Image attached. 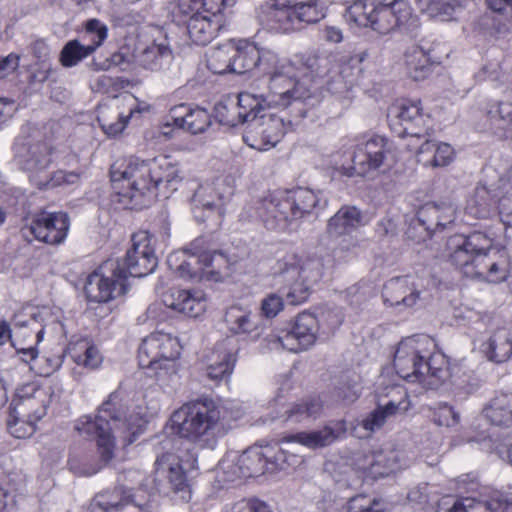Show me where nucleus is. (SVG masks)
Instances as JSON below:
<instances>
[{"instance_id": "f257e3e1", "label": "nucleus", "mask_w": 512, "mask_h": 512, "mask_svg": "<svg viewBox=\"0 0 512 512\" xmlns=\"http://www.w3.org/2000/svg\"><path fill=\"white\" fill-rule=\"evenodd\" d=\"M110 177L119 195L140 206L150 205L161 186L176 190L181 181L180 170L169 156L118 159L111 165Z\"/></svg>"}, {"instance_id": "f03ea898", "label": "nucleus", "mask_w": 512, "mask_h": 512, "mask_svg": "<svg viewBox=\"0 0 512 512\" xmlns=\"http://www.w3.org/2000/svg\"><path fill=\"white\" fill-rule=\"evenodd\" d=\"M75 429L88 437H94L97 441L100 462L87 470H78L73 462H69L71 470L80 475L91 476L96 474L104 465H107L114 457V440L116 437L123 439L124 445H130L136 441L138 432L131 431L126 409L116 392L111 393L108 399L102 403L95 417L84 415L75 424Z\"/></svg>"}, {"instance_id": "7ed1b4c3", "label": "nucleus", "mask_w": 512, "mask_h": 512, "mask_svg": "<svg viewBox=\"0 0 512 512\" xmlns=\"http://www.w3.org/2000/svg\"><path fill=\"white\" fill-rule=\"evenodd\" d=\"M171 421L180 437L211 450L231 429L228 411L209 396H200L184 404L172 414Z\"/></svg>"}, {"instance_id": "20e7f679", "label": "nucleus", "mask_w": 512, "mask_h": 512, "mask_svg": "<svg viewBox=\"0 0 512 512\" xmlns=\"http://www.w3.org/2000/svg\"><path fill=\"white\" fill-rule=\"evenodd\" d=\"M318 197L309 188L275 191L247 205L243 219H259L268 230L284 231L295 221L310 214L318 204Z\"/></svg>"}, {"instance_id": "39448f33", "label": "nucleus", "mask_w": 512, "mask_h": 512, "mask_svg": "<svg viewBox=\"0 0 512 512\" xmlns=\"http://www.w3.org/2000/svg\"><path fill=\"white\" fill-rule=\"evenodd\" d=\"M323 267L317 259H302L297 254H287L274 266V281L290 305L304 303L314 284L319 282Z\"/></svg>"}, {"instance_id": "423d86ee", "label": "nucleus", "mask_w": 512, "mask_h": 512, "mask_svg": "<svg viewBox=\"0 0 512 512\" xmlns=\"http://www.w3.org/2000/svg\"><path fill=\"white\" fill-rule=\"evenodd\" d=\"M234 3L235 0H177L173 13L183 18L195 44L207 45L225 26L223 10Z\"/></svg>"}, {"instance_id": "0eeeda50", "label": "nucleus", "mask_w": 512, "mask_h": 512, "mask_svg": "<svg viewBox=\"0 0 512 512\" xmlns=\"http://www.w3.org/2000/svg\"><path fill=\"white\" fill-rule=\"evenodd\" d=\"M466 210L475 218L486 219L498 213L500 217L512 216V167L497 183H478Z\"/></svg>"}, {"instance_id": "6e6552de", "label": "nucleus", "mask_w": 512, "mask_h": 512, "mask_svg": "<svg viewBox=\"0 0 512 512\" xmlns=\"http://www.w3.org/2000/svg\"><path fill=\"white\" fill-rule=\"evenodd\" d=\"M227 263L225 255L212 250L205 237H198L179 251L171 253L167 264L180 277L185 279L201 278L206 267L221 268Z\"/></svg>"}, {"instance_id": "1a4fd4ad", "label": "nucleus", "mask_w": 512, "mask_h": 512, "mask_svg": "<svg viewBox=\"0 0 512 512\" xmlns=\"http://www.w3.org/2000/svg\"><path fill=\"white\" fill-rule=\"evenodd\" d=\"M447 246L451 262L467 277H480L485 273L482 264L493 246V240L487 234L475 231L469 235H455L449 238Z\"/></svg>"}, {"instance_id": "9d476101", "label": "nucleus", "mask_w": 512, "mask_h": 512, "mask_svg": "<svg viewBox=\"0 0 512 512\" xmlns=\"http://www.w3.org/2000/svg\"><path fill=\"white\" fill-rule=\"evenodd\" d=\"M51 163L46 144L37 143L29 147L20 165L29 174L30 181L39 189H52L62 185H74L80 181L82 172L58 170L51 174L46 169Z\"/></svg>"}, {"instance_id": "9b49d317", "label": "nucleus", "mask_w": 512, "mask_h": 512, "mask_svg": "<svg viewBox=\"0 0 512 512\" xmlns=\"http://www.w3.org/2000/svg\"><path fill=\"white\" fill-rule=\"evenodd\" d=\"M268 88L266 94L256 95L260 101L259 108L295 106L300 117L306 116L307 111L302 106L313 98L311 88L286 75L284 70L270 77Z\"/></svg>"}, {"instance_id": "f8f14e48", "label": "nucleus", "mask_w": 512, "mask_h": 512, "mask_svg": "<svg viewBox=\"0 0 512 512\" xmlns=\"http://www.w3.org/2000/svg\"><path fill=\"white\" fill-rule=\"evenodd\" d=\"M436 344L428 335L421 334L403 339L394 353L393 365L402 379L419 383L423 380V361Z\"/></svg>"}, {"instance_id": "ddd939ff", "label": "nucleus", "mask_w": 512, "mask_h": 512, "mask_svg": "<svg viewBox=\"0 0 512 512\" xmlns=\"http://www.w3.org/2000/svg\"><path fill=\"white\" fill-rule=\"evenodd\" d=\"M266 108H257L253 111L250 120L247 122V128L243 134L244 142L259 151H266L275 147L286 133L287 125L284 118L266 113Z\"/></svg>"}, {"instance_id": "4468645a", "label": "nucleus", "mask_w": 512, "mask_h": 512, "mask_svg": "<svg viewBox=\"0 0 512 512\" xmlns=\"http://www.w3.org/2000/svg\"><path fill=\"white\" fill-rule=\"evenodd\" d=\"M387 118L391 130L399 137L422 138L429 134L431 120L422 112L419 100H403L391 105Z\"/></svg>"}, {"instance_id": "2eb2a0df", "label": "nucleus", "mask_w": 512, "mask_h": 512, "mask_svg": "<svg viewBox=\"0 0 512 512\" xmlns=\"http://www.w3.org/2000/svg\"><path fill=\"white\" fill-rule=\"evenodd\" d=\"M121 267L107 261L86 280L84 293L91 302L105 303L127 292L128 285L121 274Z\"/></svg>"}, {"instance_id": "dca6fc26", "label": "nucleus", "mask_w": 512, "mask_h": 512, "mask_svg": "<svg viewBox=\"0 0 512 512\" xmlns=\"http://www.w3.org/2000/svg\"><path fill=\"white\" fill-rule=\"evenodd\" d=\"M390 156L389 140L383 136L375 135L355 147L352 156L353 165L349 168L343 167L342 174L348 177L366 176L386 166Z\"/></svg>"}, {"instance_id": "f3484780", "label": "nucleus", "mask_w": 512, "mask_h": 512, "mask_svg": "<svg viewBox=\"0 0 512 512\" xmlns=\"http://www.w3.org/2000/svg\"><path fill=\"white\" fill-rule=\"evenodd\" d=\"M131 247L122 260L114 261V266L121 267V274L127 283L128 276L145 277L152 273L158 264L154 248L150 242V235L146 231L133 234Z\"/></svg>"}, {"instance_id": "a211bd4d", "label": "nucleus", "mask_w": 512, "mask_h": 512, "mask_svg": "<svg viewBox=\"0 0 512 512\" xmlns=\"http://www.w3.org/2000/svg\"><path fill=\"white\" fill-rule=\"evenodd\" d=\"M319 332V323L316 316L309 312H302L296 317L291 329L283 331L282 335L268 336L270 348H283L290 352H300L309 349L316 342Z\"/></svg>"}, {"instance_id": "6ab92c4d", "label": "nucleus", "mask_w": 512, "mask_h": 512, "mask_svg": "<svg viewBox=\"0 0 512 512\" xmlns=\"http://www.w3.org/2000/svg\"><path fill=\"white\" fill-rule=\"evenodd\" d=\"M70 227L69 216L64 212L41 211L33 215L30 224L22 229L24 236L31 234L36 240L48 245L64 242Z\"/></svg>"}, {"instance_id": "aec40b11", "label": "nucleus", "mask_w": 512, "mask_h": 512, "mask_svg": "<svg viewBox=\"0 0 512 512\" xmlns=\"http://www.w3.org/2000/svg\"><path fill=\"white\" fill-rule=\"evenodd\" d=\"M135 61L145 70L160 73L167 80L180 82V71L174 65V54L166 38L146 45L136 54Z\"/></svg>"}, {"instance_id": "412c9836", "label": "nucleus", "mask_w": 512, "mask_h": 512, "mask_svg": "<svg viewBox=\"0 0 512 512\" xmlns=\"http://www.w3.org/2000/svg\"><path fill=\"white\" fill-rule=\"evenodd\" d=\"M233 195V188L225 181L217 180L213 185H201L192 196V211L198 221H204L213 213L224 214V205Z\"/></svg>"}, {"instance_id": "4be33fe9", "label": "nucleus", "mask_w": 512, "mask_h": 512, "mask_svg": "<svg viewBox=\"0 0 512 512\" xmlns=\"http://www.w3.org/2000/svg\"><path fill=\"white\" fill-rule=\"evenodd\" d=\"M391 391L397 393L399 398L392 397L387 403L379 404L376 409L369 413L361 422L360 426L364 429V434H357V427L353 429V433L362 438L367 437L371 433L379 430L390 419L403 416L410 409L409 397L402 387L395 386Z\"/></svg>"}, {"instance_id": "5701e85b", "label": "nucleus", "mask_w": 512, "mask_h": 512, "mask_svg": "<svg viewBox=\"0 0 512 512\" xmlns=\"http://www.w3.org/2000/svg\"><path fill=\"white\" fill-rule=\"evenodd\" d=\"M49 402L48 391L35 383H27L17 389L9 408L13 413L38 422L46 415Z\"/></svg>"}, {"instance_id": "b1692460", "label": "nucleus", "mask_w": 512, "mask_h": 512, "mask_svg": "<svg viewBox=\"0 0 512 512\" xmlns=\"http://www.w3.org/2000/svg\"><path fill=\"white\" fill-rule=\"evenodd\" d=\"M264 448L253 446L246 449L236 460L223 459L219 467L226 474L227 481L238 478L256 477L266 473Z\"/></svg>"}, {"instance_id": "393cba45", "label": "nucleus", "mask_w": 512, "mask_h": 512, "mask_svg": "<svg viewBox=\"0 0 512 512\" xmlns=\"http://www.w3.org/2000/svg\"><path fill=\"white\" fill-rule=\"evenodd\" d=\"M421 289L412 276L394 277L383 287L382 298L386 305L411 308L420 300Z\"/></svg>"}, {"instance_id": "a878e982", "label": "nucleus", "mask_w": 512, "mask_h": 512, "mask_svg": "<svg viewBox=\"0 0 512 512\" xmlns=\"http://www.w3.org/2000/svg\"><path fill=\"white\" fill-rule=\"evenodd\" d=\"M260 107V101L257 99L256 94L248 91L241 92L237 96L236 104L218 103L215 106V114L218 121L230 127L238 124L247 123L253 111Z\"/></svg>"}, {"instance_id": "bb28decb", "label": "nucleus", "mask_w": 512, "mask_h": 512, "mask_svg": "<svg viewBox=\"0 0 512 512\" xmlns=\"http://www.w3.org/2000/svg\"><path fill=\"white\" fill-rule=\"evenodd\" d=\"M260 21L272 30L290 33L297 31L293 5L288 0H274L261 6Z\"/></svg>"}, {"instance_id": "cd10ccee", "label": "nucleus", "mask_w": 512, "mask_h": 512, "mask_svg": "<svg viewBox=\"0 0 512 512\" xmlns=\"http://www.w3.org/2000/svg\"><path fill=\"white\" fill-rule=\"evenodd\" d=\"M345 420L332 421L320 430L311 432H298L284 438L286 442H297L310 449L322 448L334 443L347 432Z\"/></svg>"}, {"instance_id": "c85d7f7f", "label": "nucleus", "mask_w": 512, "mask_h": 512, "mask_svg": "<svg viewBox=\"0 0 512 512\" xmlns=\"http://www.w3.org/2000/svg\"><path fill=\"white\" fill-rule=\"evenodd\" d=\"M229 345L228 339L217 343L208 358L207 376L216 384L227 382L234 370L236 352L229 348Z\"/></svg>"}, {"instance_id": "c756f323", "label": "nucleus", "mask_w": 512, "mask_h": 512, "mask_svg": "<svg viewBox=\"0 0 512 512\" xmlns=\"http://www.w3.org/2000/svg\"><path fill=\"white\" fill-rule=\"evenodd\" d=\"M363 59V55L358 54L341 63L338 70L326 81V91L334 96L344 97L352 88L356 74L361 71L360 64Z\"/></svg>"}, {"instance_id": "7c9ffc66", "label": "nucleus", "mask_w": 512, "mask_h": 512, "mask_svg": "<svg viewBox=\"0 0 512 512\" xmlns=\"http://www.w3.org/2000/svg\"><path fill=\"white\" fill-rule=\"evenodd\" d=\"M168 308L188 317H197L205 311L204 296L200 291L171 289L163 296Z\"/></svg>"}, {"instance_id": "2f4dec72", "label": "nucleus", "mask_w": 512, "mask_h": 512, "mask_svg": "<svg viewBox=\"0 0 512 512\" xmlns=\"http://www.w3.org/2000/svg\"><path fill=\"white\" fill-rule=\"evenodd\" d=\"M123 103L119 99H114L109 103L100 104L97 108V120L108 136H117L122 133L126 127L132 109L128 110V114H125L122 110Z\"/></svg>"}, {"instance_id": "473e14b6", "label": "nucleus", "mask_w": 512, "mask_h": 512, "mask_svg": "<svg viewBox=\"0 0 512 512\" xmlns=\"http://www.w3.org/2000/svg\"><path fill=\"white\" fill-rule=\"evenodd\" d=\"M363 225V214L355 206H342L329 220L326 232L331 238L348 235Z\"/></svg>"}, {"instance_id": "72a5a7b5", "label": "nucleus", "mask_w": 512, "mask_h": 512, "mask_svg": "<svg viewBox=\"0 0 512 512\" xmlns=\"http://www.w3.org/2000/svg\"><path fill=\"white\" fill-rule=\"evenodd\" d=\"M155 471L159 476H165L175 492L188 488V479L180 458L173 453H164L155 461Z\"/></svg>"}, {"instance_id": "f704fd0d", "label": "nucleus", "mask_w": 512, "mask_h": 512, "mask_svg": "<svg viewBox=\"0 0 512 512\" xmlns=\"http://www.w3.org/2000/svg\"><path fill=\"white\" fill-rule=\"evenodd\" d=\"M418 162L424 166L440 168L453 162L455 151L448 143L425 140L418 149Z\"/></svg>"}, {"instance_id": "c9c22d12", "label": "nucleus", "mask_w": 512, "mask_h": 512, "mask_svg": "<svg viewBox=\"0 0 512 512\" xmlns=\"http://www.w3.org/2000/svg\"><path fill=\"white\" fill-rule=\"evenodd\" d=\"M399 455L395 450L377 451L365 456V464L361 468L366 474L378 479L386 477L400 468Z\"/></svg>"}, {"instance_id": "e433bc0d", "label": "nucleus", "mask_w": 512, "mask_h": 512, "mask_svg": "<svg viewBox=\"0 0 512 512\" xmlns=\"http://www.w3.org/2000/svg\"><path fill=\"white\" fill-rule=\"evenodd\" d=\"M322 409V401L317 397H310L290 405L283 412L272 417L271 421L280 420L282 423H299L307 419L318 418L322 413Z\"/></svg>"}, {"instance_id": "4c0bfd02", "label": "nucleus", "mask_w": 512, "mask_h": 512, "mask_svg": "<svg viewBox=\"0 0 512 512\" xmlns=\"http://www.w3.org/2000/svg\"><path fill=\"white\" fill-rule=\"evenodd\" d=\"M300 65L305 68L312 78H322L332 72L337 57L327 50H310L297 56Z\"/></svg>"}, {"instance_id": "58836bf2", "label": "nucleus", "mask_w": 512, "mask_h": 512, "mask_svg": "<svg viewBox=\"0 0 512 512\" xmlns=\"http://www.w3.org/2000/svg\"><path fill=\"white\" fill-rule=\"evenodd\" d=\"M67 350L73 362L87 370H95L103 361L97 346L87 338L70 342Z\"/></svg>"}, {"instance_id": "ea45409f", "label": "nucleus", "mask_w": 512, "mask_h": 512, "mask_svg": "<svg viewBox=\"0 0 512 512\" xmlns=\"http://www.w3.org/2000/svg\"><path fill=\"white\" fill-rule=\"evenodd\" d=\"M446 512H512V499L497 494L488 501H456Z\"/></svg>"}, {"instance_id": "a19ab883", "label": "nucleus", "mask_w": 512, "mask_h": 512, "mask_svg": "<svg viewBox=\"0 0 512 512\" xmlns=\"http://www.w3.org/2000/svg\"><path fill=\"white\" fill-rule=\"evenodd\" d=\"M404 58L407 74L415 81L425 79L431 73L432 66L435 63L430 51L418 45L409 47Z\"/></svg>"}, {"instance_id": "79ce46f5", "label": "nucleus", "mask_w": 512, "mask_h": 512, "mask_svg": "<svg viewBox=\"0 0 512 512\" xmlns=\"http://www.w3.org/2000/svg\"><path fill=\"white\" fill-rule=\"evenodd\" d=\"M482 350L490 361L502 363L512 355V334L507 328H499L482 344Z\"/></svg>"}, {"instance_id": "37998d69", "label": "nucleus", "mask_w": 512, "mask_h": 512, "mask_svg": "<svg viewBox=\"0 0 512 512\" xmlns=\"http://www.w3.org/2000/svg\"><path fill=\"white\" fill-rule=\"evenodd\" d=\"M448 362L441 353H434V350L425 357L423 361V380L420 384L427 389L437 388L447 377Z\"/></svg>"}, {"instance_id": "c03bdc74", "label": "nucleus", "mask_w": 512, "mask_h": 512, "mask_svg": "<svg viewBox=\"0 0 512 512\" xmlns=\"http://www.w3.org/2000/svg\"><path fill=\"white\" fill-rule=\"evenodd\" d=\"M485 418L495 426L512 424V392L499 393L483 409Z\"/></svg>"}, {"instance_id": "a18cd8bd", "label": "nucleus", "mask_w": 512, "mask_h": 512, "mask_svg": "<svg viewBox=\"0 0 512 512\" xmlns=\"http://www.w3.org/2000/svg\"><path fill=\"white\" fill-rule=\"evenodd\" d=\"M225 322L234 334L255 333V336L260 334L257 316L242 307L231 306L228 308L225 313Z\"/></svg>"}, {"instance_id": "49530a36", "label": "nucleus", "mask_w": 512, "mask_h": 512, "mask_svg": "<svg viewBox=\"0 0 512 512\" xmlns=\"http://www.w3.org/2000/svg\"><path fill=\"white\" fill-rule=\"evenodd\" d=\"M12 345H27L29 343L38 345L45 333V327L38 321L36 316H31L27 320L15 318L13 324Z\"/></svg>"}, {"instance_id": "de8ad7c7", "label": "nucleus", "mask_w": 512, "mask_h": 512, "mask_svg": "<svg viewBox=\"0 0 512 512\" xmlns=\"http://www.w3.org/2000/svg\"><path fill=\"white\" fill-rule=\"evenodd\" d=\"M259 60V48L247 40L233 44L232 73L244 74L256 69Z\"/></svg>"}, {"instance_id": "09e8293b", "label": "nucleus", "mask_w": 512, "mask_h": 512, "mask_svg": "<svg viewBox=\"0 0 512 512\" xmlns=\"http://www.w3.org/2000/svg\"><path fill=\"white\" fill-rule=\"evenodd\" d=\"M161 332L152 333L142 340L138 348V362L141 368H147L155 371V376L160 377L158 371L159 349Z\"/></svg>"}, {"instance_id": "8fccbe9b", "label": "nucleus", "mask_w": 512, "mask_h": 512, "mask_svg": "<svg viewBox=\"0 0 512 512\" xmlns=\"http://www.w3.org/2000/svg\"><path fill=\"white\" fill-rule=\"evenodd\" d=\"M158 370L165 373H176V360L180 356V344L176 338L161 333Z\"/></svg>"}, {"instance_id": "3c124183", "label": "nucleus", "mask_w": 512, "mask_h": 512, "mask_svg": "<svg viewBox=\"0 0 512 512\" xmlns=\"http://www.w3.org/2000/svg\"><path fill=\"white\" fill-rule=\"evenodd\" d=\"M488 118L495 133L512 138V102H500L495 110L488 111Z\"/></svg>"}, {"instance_id": "603ef678", "label": "nucleus", "mask_w": 512, "mask_h": 512, "mask_svg": "<svg viewBox=\"0 0 512 512\" xmlns=\"http://www.w3.org/2000/svg\"><path fill=\"white\" fill-rule=\"evenodd\" d=\"M418 9L439 21H450L456 12V0H415Z\"/></svg>"}, {"instance_id": "864d4df0", "label": "nucleus", "mask_w": 512, "mask_h": 512, "mask_svg": "<svg viewBox=\"0 0 512 512\" xmlns=\"http://www.w3.org/2000/svg\"><path fill=\"white\" fill-rule=\"evenodd\" d=\"M177 127L186 129L192 134L203 133L211 124L210 115L205 109H191L182 117H175Z\"/></svg>"}, {"instance_id": "5fc2aeb1", "label": "nucleus", "mask_w": 512, "mask_h": 512, "mask_svg": "<svg viewBox=\"0 0 512 512\" xmlns=\"http://www.w3.org/2000/svg\"><path fill=\"white\" fill-rule=\"evenodd\" d=\"M94 51L95 46L81 44L80 41L76 39L70 40L63 46L59 61L63 67L71 68L91 55Z\"/></svg>"}, {"instance_id": "6e6d98bb", "label": "nucleus", "mask_w": 512, "mask_h": 512, "mask_svg": "<svg viewBox=\"0 0 512 512\" xmlns=\"http://www.w3.org/2000/svg\"><path fill=\"white\" fill-rule=\"evenodd\" d=\"M233 43L221 45L211 51L208 68L214 74L232 73Z\"/></svg>"}, {"instance_id": "4d7b16f0", "label": "nucleus", "mask_w": 512, "mask_h": 512, "mask_svg": "<svg viewBox=\"0 0 512 512\" xmlns=\"http://www.w3.org/2000/svg\"><path fill=\"white\" fill-rule=\"evenodd\" d=\"M369 15L372 18V29L382 34L388 33L405 23L396 17V14H393V12L376 7L373 2H371V12Z\"/></svg>"}, {"instance_id": "13d9d810", "label": "nucleus", "mask_w": 512, "mask_h": 512, "mask_svg": "<svg viewBox=\"0 0 512 512\" xmlns=\"http://www.w3.org/2000/svg\"><path fill=\"white\" fill-rule=\"evenodd\" d=\"M297 31L305 25L317 23L324 17L316 1L300 2L293 5Z\"/></svg>"}, {"instance_id": "bf43d9fd", "label": "nucleus", "mask_w": 512, "mask_h": 512, "mask_svg": "<svg viewBox=\"0 0 512 512\" xmlns=\"http://www.w3.org/2000/svg\"><path fill=\"white\" fill-rule=\"evenodd\" d=\"M441 207L437 203H427L417 212V222L429 233L441 232L439 221Z\"/></svg>"}, {"instance_id": "052dcab7", "label": "nucleus", "mask_w": 512, "mask_h": 512, "mask_svg": "<svg viewBox=\"0 0 512 512\" xmlns=\"http://www.w3.org/2000/svg\"><path fill=\"white\" fill-rule=\"evenodd\" d=\"M371 0H357L350 5L344 14L348 22H352L357 26L372 28Z\"/></svg>"}, {"instance_id": "680f3d73", "label": "nucleus", "mask_w": 512, "mask_h": 512, "mask_svg": "<svg viewBox=\"0 0 512 512\" xmlns=\"http://www.w3.org/2000/svg\"><path fill=\"white\" fill-rule=\"evenodd\" d=\"M6 423L9 433L15 438H27L35 432L36 422L13 413L11 408H9Z\"/></svg>"}, {"instance_id": "e2e57ef3", "label": "nucleus", "mask_w": 512, "mask_h": 512, "mask_svg": "<svg viewBox=\"0 0 512 512\" xmlns=\"http://www.w3.org/2000/svg\"><path fill=\"white\" fill-rule=\"evenodd\" d=\"M132 503V495L129 490L115 489L108 498L97 501V506L102 512H121L124 507Z\"/></svg>"}, {"instance_id": "0e129e2a", "label": "nucleus", "mask_w": 512, "mask_h": 512, "mask_svg": "<svg viewBox=\"0 0 512 512\" xmlns=\"http://www.w3.org/2000/svg\"><path fill=\"white\" fill-rule=\"evenodd\" d=\"M337 512H385V507L377 498L370 499L365 495H357L350 498L346 506Z\"/></svg>"}, {"instance_id": "69168bd1", "label": "nucleus", "mask_w": 512, "mask_h": 512, "mask_svg": "<svg viewBox=\"0 0 512 512\" xmlns=\"http://www.w3.org/2000/svg\"><path fill=\"white\" fill-rule=\"evenodd\" d=\"M284 65L280 63L278 55L269 49L259 48V60H257L256 69L261 73L270 75V77L276 73L284 70Z\"/></svg>"}, {"instance_id": "338daca9", "label": "nucleus", "mask_w": 512, "mask_h": 512, "mask_svg": "<svg viewBox=\"0 0 512 512\" xmlns=\"http://www.w3.org/2000/svg\"><path fill=\"white\" fill-rule=\"evenodd\" d=\"M459 419V414L447 403H439L433 408L432 420L438 426L452 427Z\"/></svg>"}, {"instance_id": "774afa93", "label": "nucleus", "mask_w": 512, "mask_h": 512, "mask_svg": "<svg viewBox=\"0 0 512 512\" xmlns=\"http://www.w3.org/2000/svg\"><path fill=\"white\" fill-rule=\"evenodd\" d=\"M376 7L387 9L396 14L403 22H407L412 15V8L408 0H371Z\"/></svg>"}]
</instances>
